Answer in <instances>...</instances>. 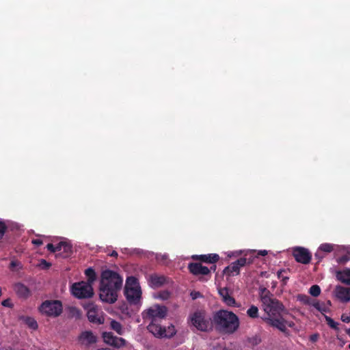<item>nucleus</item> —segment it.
Returning <instances> with one entry per match:
<instances>
[{
    "instance_id": "4be33fe9",
    "label": "nucleus",
    "mask_w": 350,
    "mask_h": 350,
    "mask_svg": "<svg viewBox=\"0 0 350 350\" xmlns=\"http://www.w3.org/2000/svg\"><path fill=\"white\" fill-rule=\"evenodd\" d=\"M68 313L70 317L75 318L76 319H80L82 316L81 310L75 306L69 307Z\"/></svg>"
},
{
    "instance_id": "a211bd4d",
    "label": "nucleus",
    "mask_w": 350,
    "mask_h": 350,
    "mask_svg": "<svg viewBox=\"0 0 350 350\" xmlns=\"http://www.w3.org/2000/svg\"><path fill=\"white\" fill-rule=\"evenodd\" d=\"M14 291L18 297L21 298H27L30 296L31 293L29 288L23 284L18 283L14 286Z\"/></svg>"
},
{
    "instance_id": "5fc2aeb1",
    "label": "nucleus",
    "mask_w": 350,
    "mask_h": 350,
    "mask_svg": "<svg viewBox=\"0 0 350 350\" xmlns=\"http://www.w3.org/2000/svg\"><path fill=\"white\" fill-rule=\"evenodd\" d=\"M348 348L350 349V344L348 345Z\"/></svg>"
},
{
    "instance_id": "ddd939ff",
    "label": "nucleus",
    "mask_w": 350,
    "mask_h": 350,
    "mask_svg": "<svg viewBox=\"0 0 350 350\" xmlns=\"http://www.w3.org/2000/svg\"><path fill=\"white\" fill-rule=\"evenodd\" d=\"M103 338L105 342L117 348L123 347L126 342V340L124 338L117 337L111 332H104L103 334Z\"/></svg>"
},
{
    "instance_id": "ea45409f",
    "label": "nucleus",
    "mask_w": 350,
    "mask_h": 350,
    "mask_svg": "<svg viewBox=\"0 0 350 350\" xmlns=\"http://www.w3.org/2000/svg\"><path fill=\"white\" fill-rule=\"evenodd\" d=\"M341 320L345 323H350V316H347L345 314H342Z\"/></svg>"
},
{
    "instance_id": "de8ad7c7",
    "label": "nucleus",
    "mask_w": 350,
    "mask_h": 350,
    "mask_svg": "<svg viewBox=\"0 0 350 350\" xmlns=\"http://www.w3.org/2000/svg\"><path fill=\"white\" fill-rule=\"evenodd\" d=\"M15 266H16V262L12 261L11 263H10V267H14Z\"/></svg>"
},
{
    "instance_id": "e433bc0d",
    "label": "nucleus",
    "mask_w": 350,
    "mask_h": 350,
    "mask_svg": "<svg viewBox=\"0 0 350 350\" xmlns=\"http://www.w3.org/2000/svg\"><path fill=\"white\" fill-rule=\"evenodd\" d=\"M64 241H61L55 246V252H62V247H64Z\"/></svg>"
},
{
    "instance_id": "8fccbe9b",
    "label": "nucleus",
    "mask_w": 350,
    "mask_h": 350,
    "mask_svg": "<svg viewBox=\"0 0 350 350\" xmlns=\"http://www.w3.org/2000/svg\"><path fill=\"white\" fill-rule=\"evenodd\" d=\"M199 280L202 282L207 281L208 279H205L204 277H201L199 278Z\"/></svg>"
},
{
    "instance_id": "58836bf2",
    "label": "nucleus",
    "mask_w": 350,
    "mask_h": 350,
    "mask_svg": "<svg viewBox=\"0 0 350 350\" xmlns=\"http://www.w3.org/2000/svg\"><path fill=\"white\" fill-rule=\"evenodd\" d=\"M46 248L49 251L52 253L55 252V245L53 243H48L46 245Z\"/></svg>"
},
{
    "instance_id": "b1692460",
    "label": "nucleus",
    "mask_w": 350,
    "mask_h": 350,
    "mask_svg": "<svg viewBox=\"0 0 350 350\" xmlns=\"http://www.w3.org/2000/svg\"><path fill=\"white\" fill-rule=\"evenodd\" d=\"M111 328L116 331L118 334H123V329L121 323L116 320H112L110 323Z\"/></svg>"
},
{
    "instance_id": "aec40b11",
    "label": "nucleus",
    "mask_w": 350,
    "mask_h": 350,
    "mask_svg": "<svg viewBox=\"0 0 350 350\" xmlns=\"http://www.w3.org/2000/svg\"><path fill=\"white\" fill-rule=\"evenodd\" d=\"M290 272L289 269H280L277 272L278 278L281 280L283 284H286L289 280L288 273Z\"/></svg>"
},
{
    "instance_id": "a18cd8bd",
    "label": "nucleus",
    "mask_w": 350,
    "mask_h": 350,
    "mask_svg": "<svg viewBox=\"0 0 350 350\" xmlns=\"http://www.w3.org/2000/svg\"><path fill=\"white\" fill-rule=\"evenodd\" d=\"M314 256H315V257H316L317 258H318V259H319V261L321 260V259L323 258V256H321V255H320V254H319V252H317V253L315 254V255H314Z\"/></svg>"
},
{
    "instance_id": "f8f14e48",
    "label": "nucleus",
    "mask_w": 350,
    "mask_h": 350,
    "mask_svg": "<svg viewBox=\"0 0 350 350\" xmlns=\"http://www.w3.org/2000/svg\"><path fill=\"white\" fill-rule=\"evenodd\" d=\"M124 295L131 305H137L142 297L141 288H131L125 286Z\"/></svg>"
},
{
    "instance_id": "2eb2a0df",
    "label": "nucleus",
    "mask_w": 350,
    "mask_h": 350,
    "mask_svg": "<svg viewBox=\"0 0 350 350\" xmlns=\"http://www.w3.org/2000/svg\"><path fill=\"white\" fill-rule=\"evenodd\" d=\"M191 258L195 260H199L205 263L215 264L219 260V256L217 254H208L202 255H193Z\"/></svg>"
},
{
    "instance_id": "f704fd0d",
    "label": "nucleus",
    "mask_w": 350,
    "mask_h": 350,
    "mask_svg": "<svg viewBox=\"0 0 350 350\" xmlns=\"http://www.w3.org/2000/svg\"><path fill=\"white\" fill-rule=\"evenodd\" d=\"M190 296L192 299L195 300L199 297H202V295L199 291H191L190 293Z\"/></svg>"
},
{
    "instance_id": "c03bdc74",
    "label": "nucleus",
    "mask_w": 350,
    "mask_h": 350,
    "mask_svg": "<svg viewBox=\"0 0 350 350\" xmlns=\"http://www.w3.org/2000/svg\"><path fill=\"white\" fill-rule=\"evenodd\" d=\"M258 254L259 255H261V256H266L267 254V250H260L258 252Z\"/></svg>"
},
{
    "instance_id": "864d4df0",
    "label": "nucleus",
    "mask_w": 350,
    "mask_h": 350,
    "mask_svg": "<svg viewBox=\"0 0 350 350\" xmlns=\"http://www.w3.org/2000/svg\"><path fill=\"white\" fill-rule=\"evenodd\" d=\"M328 304H329V305H331V302H330V301H328Z\"/></svg>"
},
{
    "instance_id": "37998d69",
    "label": "nucleus",
    "mask_w": 350,
    "mask_h": 350,
    "mask_svg": "<svg viewBox=\"0 0 350 350\" xmlns=\"http://www.w3.org/2000/svg\"><path fill=\"white\" fill-rule=\"evenodd\" d=\"M312 306L319 311H321V305L319 302L315 301L312 304Z\"/></svg>"
},
{
    "instance_id": "72a5a7b5",
    "label": "nucleus",
    "mask_w": 350,
    "mask_h": 350,
    "mask_svg": "<svg viewBox=\"0 0 350 350\" xmlns=\"http://www.w3.org/2000/svg\"><path fill=\"white\" fill-rule=\"evenodd\" d=\"M350 260V257L349 255L345 254L337 259V262L340 264H345Z\"/></svg>"
},
{
    "instance_id": "7c9ffc66",
    "label": "nucleus",
    "mask_w": 350,
    "mask_h": 350,
    "mask_svg": "<svg viewBox=\"0 0 350 350\" xmlns=\"http://www.w3.org/2000/svg\"><path fill=\"white\" fill-rule=\"evenodd\" d=\"M222 301L228 306H234L236 305V300L230 295L224 297V299Z\"/></svg>"
},
{
    "instance_id": "c9c22d12",
    "label": "nucleus",
    "mask_w": 350,
    "mask_h": 350,
    "mask_svg": "<svg viewBox=\"0 0 350 350\" xmlns=\"http://www.w3.org/2000/svg\"><path fill=\"white\" fill-rule=\"evenodd\" d=\"M1 305L5 307H8V308H12L13 307V304H12L10 299H6L3 300L1 302Z\"/></svg>"
},
{
    "instance_id": "cd10ccee",
    "label": "nucleus",
    "mask_w": 350,
    "mask_h": 350,
    "mask_svg": "<svg viewBox=\"0 0 350 350\" xmlns=\"http://www.w3.org/2000/svg\"><path fill=\"white\" fill-rule=\"evenodd\" d=\"M334 250V245L331 243H323L319 247V250L327 253L331 252Z\"/></svg>"
},
{
    "instance_id": "a19ab883",
    "label": "nucleus",
    "mask_w": 350,
    "mask_h": 350,
    "mask_svg": "<svg viewBox=\"0 0 350 350\" xmlns=\"http://www.w3.org/2000/svg\"><path fill=\"white\" fill-rule=\"evenodd\" d=\"M318 338H319V334H312V335H311L310 336V340L311 342H313L317 341Z\"/></svg>"
},
{
    "instance_id": "2f4dec72",
    "label": "nucleus",
    "mask_w": 350,
    "mask_h": 350,
    "mask_svg": "<svg viewBox=\"0 0 350 350\" xmlns=\"http://www.w3.org/2000/svg\"><path fill=\"white\" fill-rule=\"evenodd\" d=\"M7 230V226L4 221H0V239L3 237Z\"/></svg>"
},
{
    "instance_id": "0eeeda50",
    "label": "nucleus",
    "mask_w": 350,
    "mask_h": 350,
    "mask_svg": "<svg viewBox=\"0 0 350 350\" xmlns=\"http://www.w3.org/2000/svg\"><path fill=\"white\" fill-rule=\"evenodd\" d=\"M72 295L78 299H88L94 295L92 285L85 281L74 283L71 286Z\"/></svg>"
},
{
    "instance_id": "1a4fd4ad",
    "label": "nucleus",
    "mask_w": 350,
    "mask_h": 350,
    "mask_svg": "<svg viewBox=\"0 0 350 350\" xmlns=\"http://www.w3.org/2000/svg\"><path fill=\"white\" fill-rule=\"evenodd\" d=\"M252 262V260L251 259H247L245 257L240 258L226 267L224 269L223 273L227 276L237 275L240 273L241 267Z\"/></svg>"
},
{
    "instance_id": "412c9836",
    "label": "nucleus",
    "mask_w": 350,
    "mask_h": 350,
    "mask_svg": "<svg viewBox=\"0 0 350 350\" xmlns=\"http://www.w3.org/2000/svg\"><path fill=\"white\" fill-rule=\"evenodd\" d=\"M85 274L88 278V280L86 282L90 283V284L92 285L93 282L96 279V275L94 269H92V267H89L87 269H85Z\"/></svg>"
},
{
    "instance_id": "dca6fc26",
    "label": "nucleus",
    "mask_w": 350,
    "mask_h": 350,
    "mask_svg": "<svg viewBox=\"0 0 350 350\" xmlns=\"http://www.w3.org/2000/svg\"><path fill=\"white\" fill-rule=\"evenodd\" d=\"M334 292L336 297L340 301L347 302L350 301V288L337 286Z\"/></svg>"
},
{
    "instance_id": "f3484780",
    "label": "nucleus",
    "mask_w": 350,
    "mask_h": 350,
    "mask_svg": "<svg viewBox=\"0 0 350 350\" xmlns=\"http://www.w3.org/2000/svg\"><path fill=\"white\" fill-rule=\"evenodd\" d=\"M149 282L152 288H159L166 282V278L163 275L152 274L150 275Z\"/></svg>"
},
{
    "instance_id": "603ef678",
    "label": "nucleus",
    "mask_w": 350,
    "mask_h": 350,
    "mask_svg": "<svg viewBox=\"0 0 350 350\" xmlns=\"http://www.w3.org/2000/svg\"><path fill=\"white\" fill-rule=\"evenodd\" d=\"M347 334L350 336V328L347 330Z\"/></svg>"
},
{
    "instance_id": "5701e85b",
    "label": "nucleus",
    "mask_w": 350,
    "mask_h": 350,
    "mask_svg": "<svg viewBox=\"0 0 350 350\" xmlns=\"http://www.w3.org/2000/svg\"><path fill=\"white\" fill-rule=\"evenodd\" d=\"M23 321H24L25 323L30 329L36 330L38 328V327L36 321L33 318H32V317H25L23 318Z\"/></svg>"
},
{
    "instance_id": "6ab92c4d",
    "label": "nucleus",
    "mask_w": 350,
    "mask_h": 350,
    "mask_svg": "<svg viewBox=\"0 0 350 350\" xmlns=\"http://www.w3.org/2000/svg\"><path fill=\"white\" fill-rule=\"evenodd\" d=\"M337 279L342 283L350 285V269H346L336 273Z\"/></svg>"
},
{
    "instance_id": "4c0bfd02",
    "label": "nucleus",
    "mask_w": 350,
    "mask_h": 350,
    "mask_svg": "<svg viewBox=\"0 0 350 350\" xmlns=\"http://www.w3.org/2000/svg\"><path fill=\"white\" fill-rule=\"evenodd\" d=\"M40 265L42 266V268L44 269H48L51 267V263L48 262L46 260L42 259L41 260Z\"/></svg>"
},
{
    "instance_id": "423d86ee",
    "label": "nucleus",
    "mask_w": 350,
    "mask_h": 350,
    "mask_svg": "<svg viewBox=\"0 0 350 350\" xmlns=\"http://www.w3.org/2000/svg\"><path fill=\"white\" fill-rule=\"evenodd\" d=\"M39 310L48 317H57L62 313V303L59 300H46L40 305Z\"/></svg>"
},
{
    "instance_id": "a878e982",
    "label": "nucleus",
    "mask_w": 350,
    "mask_h": 350,
    "mask_svg": "<svg viewBox=\"0 0 350 350\" xmlns=\"http://www.w3.org/2000/svg\"><path fill=\"white\" fill-rule=\"evenodd\" d=\"M61 252H62V257L66 258V257L69 256L72 253L71 245L66 242H64V247H62V250Z\"/></svg>"
},
{
    "instance_id": "4468645a",
    "label": "nucleus",
    "mask_w": 350,
    "mask_h": 350,
    "mask_svg": "<svg viewBox=\"0 0 350 350\" xmlns=\"http://www.w3.org/2000/svg\"><path fill=\"white\" fill-rule=\"evenodd\" d=\"M188 269L194 275L205 276L209 275L211 273V269L200 262H190L188 265Z\"/></svg>"
},
{
    "instance_id": "6e6552de",
    "label": "nucleus",
    "mask_w": 350,
    "mask_h": 350,
    "mask_svg": "<svg viewBox=\"0 0 350 350\" xmlns=\"http://www.w3.org/2000/svg\"><path fill=\"white\" fill-rule=\"evenodd\" d=\"M83 308L87 310V317L88 321L95 324L104 323L105 319L99 314L98 307L92 302H88L83 305Z\"/></svg>"
},
{
    "instance_id": "473e14b6",
    "label": "nucleus",
    "mask_w": 350,
    "mask_h": 350,
    "mask_svg": "<svg viewBox=\"0 0 350 350\" xmlns=\"http://www.w3.org/2000/svg\"><path fill=\"white\" fill-rule=\"evenodd\" d=\"M219 294L221 297L222 300L224 297H227L229 295L228 289L227 288H222L219 290Z\"/></svg>"
},
{
    "instance_id": "f257e3e1",
    "label": "nucleus",
    "mask_w": 350,
    "mask_h": 350,
    "mask_svg": "<svg viewBox=\"0 0 350 350\" xmlns=\"http://www.w3.org/2000/svg\"><path fill=\"white\" fill-rule=\"evenodd\" d=\"M260 301L265 314L261 317L268 325L276 328L286 335L288 334L287 327H293L295 323L287 321L284 315L288 314L283 304L273 297L266 288L260 289Z\"/></svg>"
},
{
    "instance_id": "79ce46f5",
    "label": "nucleus",
    "mask_w": 350,
    "mask_h": 350,
    "mask_svg": "<svg viewBox=\"0 0 350 350\" xmlns=\"http://www.w3.org/2000/svg\"><path fill=\"white\" fill-rule=\"evenodd\" d=\"M32 243L37 246H40V245H42L43 242L41 239H36L32 240Z\"/></svg>"
},
{
    "instance_id": "c756f323",
    "label": "nucleus",
    "mask_w": 350,
    "mask_h": 350,
    "mask_svg": "<svg viewBox=\"0 0 350 350\" xmlns=\"http://www.w3.org/2000/svg\"><path fill=\"white\" fill-rule=\"evenodd\" d=\"M309 293H310L311 295H312L314 297H317L321 293V288H320L319 286H318L317 284L312 285L310 288Z\"/></svg>"
},
{
    "instance_id": "49530a36",
    "label": "nucleus",
    "mask_w": 350,
    "mask_h": 350,
    "mask_svg": "<svg viewBox=\"0 0 350 350\" xmlns=\"http://www.w3.org/2000/svg\"><path fill=\"white\" fill-rule=\"evenodd\" d=\"M112 257H115V258H117L118 254V252L115 250H113L110 254H109Z\"/></svg>"
},
{
    "instance_id": "39448f33",
    "label": "nucleus",
    "mask_w": 350,
    "mask_h": 350,
    "mask_svg": "<svg viewBox=\"0 0 350 350\" xmlns=\"http://www.w3.org/2000/svg\"><path fill=\"white\" fill-rule=\"evenodd\" d=\"M188 322L201 332H208L212 329V319L208 317L204 310H197L191 313Z\"/></svg>"
},
{
    "instance_id": "20e7f679",
    "label": "nucleus",
    "mask_w": 350,
    "mask_h": 350,
    "mask_svg": "<svg viewBox=\"0 0 350 350\" xmlns=\"http://www.w3.org/2000/svg\"><path fill=\"white\" fill-rule=\"evenodd\" d=\"M239 319L233 312L226 310H219L213 313L212 317V326L226 334H233L239 327Z\"/></svg>"
},
{
    "instance_id": "3c124183",
    "label": "nucleus",
    "mask_w": 350,
    "mask_h": 350,
    "mask_svg": "<svg viewBox=\"0 0 350 350\" xmlns=\"http://www.w3.org/2000/svg\"><path fill=\"white\" fill-rule=\"evenodd\" d=\"M326 311H327L326 308H325V307H322V306H321V312H326Z\"/></svg>"
},
{
    "instance_id": "7ed1b4c3",
    "label": "nucleus",
    "mask_w": 350,
    "mask_h": 350,
    "mask_svg": "<svg viewBox=\"0 0 350 350\" xmlns=\"http://www.w3.org/2000/svg\"><path fill=\"white\" fill-rule=\"evenodd\" d=\"M166 314L167 308L159 305L153 306L143 312V319L150 321L147 329L155 336L171 337L175 334L174 326L172 328L169 327V332H167L165 328L159 323V321L163 319Z\"/></svg>"
},
{
    "instance_id": "393cba45",
    "label": "nucleus",
    "mask_w": 350,
    "mask_h": 350,
    "mask_svg": "<svg viewBox=\"0 0 350 350\" xmlns=\"http://www.w3.org/2000/svg\"><path fill=\"white\" fill-rule=\"evenodd\" d=\"M125 286L131 288H140L137 279L133 276L127 278Z\"/></svg>"
},
{
    "instance_id": "bb28decb",
    "label": "nucleus",
    "mask_w": 350,
    "mask_h": 350,
    "mask_svg": "<svg viewBox=\"0 0 350 350\" xmlns=\"http://www.w3.org/2000/svg\"><path fill=\"white\" fill-rule=\"evenodd\" d=\"M247 314L250 318H257L258 317V308L254 305L251 306L247 310Z\"/></svg>"
},
{
    "instance_id": "c85d7f7f",
    "label": "nucleus",
    "mask_w": 350,
    "mask_h": 350,
    "mask_svg": "<svg viewBox=\"0 0 350 350\" xmlns=\"http://www.w3.org/2000/svg\"><path fill=\"white\" fill-rule=\"evenodd\" d=\"M325 321L327 325L335 330H338V323L335 322L331 317L325 315Z\"/></svg>"
},
{
    "instance_id": "9d476101",
    "label": "nucleus",
    "mask_w": 350,
    "mask_h": 350,
    "mask_svg": "<svg viewBox=\"0 0 350 350\" xmlns=\"http://www.w3.org/2000/svg\"><path fill=\"white\" fill-rule=\"evenodd\" d=\"M98 338L92 331L85 330L81 332L77 336L78 344L83 348L88 349L97 342Z\"/></svg>"
},
{
    "instance_id": "09e8293b",
    "label": "nucleus",
    "mask_w": 350,
    "mask_h": 350,
    "mask_svg": "<svg viewBox=\"0 0 350 350\" xmlns=\"http://www.w3.org/2000/svg\"><path fill=\"white\" fill-rule=\"evenodd\" d=\"M209 269H211V271L213 270V271H215L216 270V265H213L212 267H211Z\"/></svg>"
},
{
    "instance_id": "f03ea898",
    "label": "nucleus",
    "mask_w": 350,
    "mask_h": 350,
    "mask_svg": "<svg viewBox=\"0 0 350 350\" xmlns=\"http://www.w3.org/2000/svg\"><path fill=\"white\" fill-rule=\"evenodd\" d=\"M122 283L123 278L117 272L109 269L103 271L99 283L100 299L107 304H114Z\"/></svg>"
},
{
    "instance_id": "9b49d317",
    "label": "nucleus",
    "mask_w": 350,
    "mask_h": 350,
    "mask_svg": "<svg viewBox=\"0 0 350 350\" xmlns=\"http://www.w3.org/2000/svg\"><path fill=\"white\" fill-rule=\"evenodd\" d=\"M293 256L297 262L304 265L310 263L312 258L310 252L307 249L301 247L293 248Z\"/></svg>"
}]
</instances>
